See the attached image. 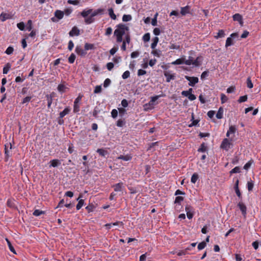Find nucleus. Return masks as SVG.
<instances>
[{"label":"nucleus","mask_w":261,"mask_h":261,"mask_svg":"<svg viewBox=\"0 0 261 261\" xmlns=\"http://www.w3.org/2000/svg\"><path fill=\"white\" fill-rule=\"evenodd\" d=\"M11 68V64L8 63L3 68V72L4 74H7Z\"/></svg>","instance_id":"32"},{"label":"nucleus","mask_w":261,"mask_h":261,"mask_svg":"<svg viewBox=\"0 0 261 261\" xmlns=\"http://www.w3.org/2000/svg\"><path fill=\"white\" fill-rule=\"evenodd\" d=\"M64 16V12L57 10L55 12V17L51 18L53 22H58L59 20L61 19Z\"/></svg>","instance_id":"3"},{"label":"nucleus","mask_w":261,"mask_h":261,"mask_svg":"<svg viewBox=\"0 0 261 261\" xmlns=\"http://www.w3.org/2000/svg\"><path fill=\"white\" fill-rule=\"evenodd\" d=\"M111 81L110 79H109L108 78L106 79L103 83V87L105 88L108 87V86H110V85L111 84Z\"/></svg>","instance_id":"49"},{"label":"nucleus","mask_w":261,"mask_h":261,"mask_svg":"<svg viewBox=\"0 0 261 261\" xmlns=\"http://www.w3.org/2000/svg\"><path fill=\"white\" fill-rule=\"evenodd\" d=\"M254 186V184L252 180L248 181L247 182V189L249 191L252 190Z\"/></svg>","instance_id":"40"},{"label":"nucleus","mask_w":261,"mask_h":261,"mask_svg":"<svg viewBox=\"0 0 261 261\" xmlns=\"http://www.w3.org/2000/svg\"><path fill=\"white\" fill-rule=\"evenodd\" d=\"M44 214V212L39 210H36L33 212V214L35 216H39L42 214Z\"/></svg>","instance_id":"42"},{"label":"nucleus","mask_w":261,"mask_h":261,"mask_svg":"<svg viewBox=\"0 0 261 261\" xmlns=\"http://www.w3.org/2000/svg\"><path fill=\"white\" fill-rule=\"evenodd\" d=\"M109 14L110 16V17L113 19L115 20L116 19V16L114 13L113 9L111 8L108 9Z\"/></svg>","instance_id":"29"},{"label":"nucleus","mask_w":261,"mask_h":261,"mask_svg":"<svg viewBox=\"0 0 261 261\" xmlns=\"http://www.w3.org/2000/svg\"><path fill=\"white\" fill-rule=\"evenodd\" d=\"M75 52L81 56H85L87 54L85 50L83 49L81 46H77L75 48Z\"/></svg>","instance_id":"11"},{"label":"nucleus","mask_w":261,"mask_h":261,"mask_svg":"<svg viewBox=\"0 0 261 261\" xmlns=\"http://www.w3.org/2000/svg\"><path fill=\"white\" fill-rule=\"evenodd\" d=\"M112 29L111 27H109L106 30L105 35L109 36L112 34Z\"/></svg>","instance_id":"62"},{"label":"nucleus","mask_w":261,"mask_h":261,"mask_svg":"<svg viewBox=\"0 0 261 261\" xmlns=\"http://www.w3.org/2000/svg\"><path fill=\"white\" fill-rule=\"evenodd\" d=\"M94 208V206L93 205H89L86 206V209L87 210V211L90 213L93 211V210Z\"/></svg>","instance_id":"59"},{"label":"nucleus","mask_w":261,"mask_h":261,"mask_svg":"<svg viewBox=\"0 0 261 261\" xmlns=\"http://www.w3.org/2000/svg\"><path fill=\"white\" fill-rule=\"evenodd\" d=\"M164 74L166 77L167 82H170L171 80H174L175 79L174 74H171L169 71H165Z\"/></svg>","instance_id":"9"},{"label":"nucleus","mask_w":261,"mask_h":261,"mask_svg":"<svg viewBox=\"0 0 261 261\" xmlns=\"http://www.w3.org/2000/svg\"><path fill=\"white\" fill-rule=\"evenodd\" d=\"M192 91H193V89L192 88H190L187 91H182L181 92V95L184 96H186V97H188V96L189 95L190 93H192Z\"/></svg>","instance_id":"39"},{"label":"nucleus","mask_w":261,"mask_h":261,"mask_svg":"<svg viewBox=\"0 0 261 261\" xmlns=\"http://www.w3.org/2000/svg\"><path fill=\"white\" fill-rule=\"evenodd\" d=\"M101 91V86H96L95 88L94 92V93H99Z\"/></svg>","instance_id":"60"},{"label":"nucleus","mask_w":261,"mask_h":261,"mask_svg":"<svg viewBox=\"0 0 261 261\" xmlns=\"http://www.w3.org/2000/svg\"><path fill=\"white\" fill-rule=\"evenodd\" d=\"M31 98H32L31 96H27L26 97L23 98L22 103L23 104L25 103H28L30 101Z\"/></svg>","instance_id":"64"},{"label":"nucleus","mask_w":261,"mask_h":261,"mask_svg":"<svg viewBox=\"0 0 261 261\" xmlns=\"http://www.w3.org/2000/svg\"><path fill=\"white\" fill-rule=\"evenodd\" d=\"M13 50H14V49H13V48L12 47H11V46H9V47L7 48V49H6V50L5 53H6L7 55H11V54H12V53L13 52Z\"/></svg>","instance_id":"56"},{"label":"nucleus","mask_w":261,"mask_h":261,"mask_svg":"<svg viewBox=\"0 0 261 261\" xmlns=\"http://www.w3.org/2000/svg\"><path fill=\"white\" fill-rule=\"evenodd\" d=\"M239 180H237L236 183H235V185H234V190H235V191H236V194L239 197V198H241L242 196H241V193L240 191V190L239 189Z\"/></svg>","instance_id":"16"},{"label":"nucleus","mask_w":261,"mask_h":261,"mask_svg":"<svg viewBox=\"0 0 261 261\" xmlns=\"http://www.w3.org/2000/svg\"><path fill=\"white\" fill-rule=\"evenodd\" d=\"M83 97V95H79L78 97L75 99L74 101V106H73V112L77 113L80 111V105L79 103L80 102L82 98Z\"/></svg>","instance_id":"4"},{"label":"nucleus","mask_w":261,"mask_h":261,"mask_svg":"<svg viewBox=\"0 0 261 261\" xmlns=\"http://www.w3.org/2000/svg\"><path fill=\"white\" fill-rule=\"evenodd\" d=\"M232 17H233V19L234 21H237L239 22V23L241 24H243V22L242 17L240 14H239V13L235 14L234 15H233Z\"/></svg>","instance_id":"13"},{"label":"nucleus","mask_w":261,"mask_h":261,"mask_svg":"<svg viewBox=\"0 0 261 261\" xmlns=\"http://www.w3.org/2000/svg\"><path fill=\"white\" fill-rule=\"evenodd\" d=\"M238 206H239L240 210H241L242 215L245 216L247 213V208L246 205L243 203L240 202L238 203Z\"/></svg>","instance_id":"8"},{"label":"nucleus","mask_w":261,"mask_h":261,"mask_svg":"<svg viewBox=\"0 0 261 261\" xmlns=\"http://www.w3.org/2000/svg\"><path fill=\"white\" fill-rule=\"evenodd\" d=\"M190 7L189 6H187L184 7H181L180 10V14L182 15L185 16L186 14L190 13Z\"/></svg>","instance_id":"12"},{"label":"nucleus","mask_w":261,"mask_h":261,"mask_svg":"<svg viewBox=\"0 0 261 261\" xmlns=\"http://www.w3.org/2000/svg\"><path fill=\"white\" fill-rule=\"evenodd\" d=\"M27 29L29 31H30L32 29V21L31 20H29L27 23Z\"/></svg>","instance_id":"53"},{"label":"nucleus","mask_w":261,"mask_h":261,"mask_svg":"<svg viewBox=\"0 0 261 261\" xmlns=\"http://www.w3.org/2000/svg\"><path fill=\"white\" fill-rule=\"evenodd\" d=\"M186 211L188 218L189 219H192L193 216L192 207L190 205H187L186 207Z\"/></svg>","instance_id":"7"},{"label":"nucleus","mask_w":261,"mask_h":261,"mask_svg":"<svg viewBox=\"0 0 261 261\" xmlns=\"http://www.w3.org/2000/svg\"><path fill=\"white\" fill-rule=\"evenodd\" d=\"M194 58L192 57H189L188 60L184 59V64L187 65H191L192 64Z\"/></svg>","instance_id":"34"},{"label":"nucleus","mask_w":261,"mask_h":261,"mask_svg":"<svg viewBox=\"0 0 261 261\" xmlns=\"http://www.w3.org/2000/svg\"><path fill=\"white\" fill-rule=\"evenodd\" d=\"M247 98H248V96H247V95H244V96H242L240 97V98L238 99V101L239 103H242V102H245V101H247Z\"/></svg>","instance_id":"44"},{"label":"nucleus","mask_w":261,"mask_h":261,"mask_svg":"<svg viewBox=\"0 0 261 261\" xmlns=\"http://www.w3.org/2000/svg\"><path fill=\"white\" fill-rule=\"evenodd\" d=\"M185 78L186 80L189 81V85L190 86L193 87L194 85L198 83L199 80L197 77H190L189 76H186Z\"/></svg>","instance_id":"6"},{"label":"nucleus","mask_w":261,"mask_h":261,"mask_svg":"<svg viewBox=\"0 0 261 261\" xmlns=\"http://www.w3.org/2000/svg\"><path fill=\"white\" fill-rule=\"evenodd\" d=\"M201 59L200 57H197L195 60L193 59V62L192 63V65H193L195 66H199L201 64Z\"/></svg>","instance_id":"21"},{"label":"nucleus","mask_w":261,"mask_h":261,"mask_svg":"<svg viewBox=\"0 0 261 261\" xmlns=\"http://www.w3.org/2000/svg\"><path fill=\"white\" fill-rule=\"evenodd\" d=\"M9 14H8L2 13L0 15V20L2 21H4L6 20L9 19Z\"/></svg>","instance_id":"26"},{"label":"nucleus","mask_w":261,"mask_h":261,"mask_svg":"<svg viewBox=\"0 0 261 261\" xmlns=\"http://www.w3.org/2000/svg\"><path fill=\"white\" fill-rule=\"evenodd\" d=\"M184 63V59H178L175 61L173 62L172 64L173 65H180Z\"/></svg>","instance_id":"35"},{"label":"nucleus","mask_w":261,"mask_h":261,"mask_svg":"<svg viewBox=\"0 0 261 261\" xmlns=\"http://www.w3.org/2000/svg\"><path fill=\"white\" fill-rule=\"evenodd\" d=\"M92 12V9H91L88 10L85 9L81 12V14L83 17L86 18L89 15H91Z\"/></svg>","instance_id":"15"},{"label":"nucleus","mask_w":261,"mask_h":261,"mask_svg":"<svg viewBox=\"0 0 261 261\" xmlns=\"http://www.w3.org/2000/svg\"><path fill=\"white\" fill-rule=\"evenodd\" d=\"M113 187L114 188L115 191H116V192L121 191L123 188V183L119 182V183L116 184L115 185H114Z\"/></svg>","instance_id":"19"},{"label":"nucleus","mask_w":261,"mask_h":261,"mask_svg":"<svg viewBox=\"0 0 261 261\" xmlns=\"http://www.w3.org/2000/svg\"><path fill=\"white\" fill-rule=\"evenodd\" d=\"M223 109L222 107L219 108L218 111L216 114V117L218 119H221L223 117Z\"/></svg>","instance_id":"23"},{"label":"nucleus","mask_w":261,"mask_h":261,"mask_svg":"<svg viewBox=\"0 0 261 261\" xmlns=\"http://www.w3.org/2000/svg\"><path fill=\"white\" fill-rule=\"evenodd\" d=\"M151 53L156 57H160L162 55V51L159 49H152Z\"/></svg>","instance_id":"25"},{"label":"nucleus","mask_w":261,"mask_h":261,"mask_svg":"<svg viewBox=\"0 0 261 261\" xmlns=\"http://www.w3.org/2000/svg\"><path fill=\"white\" fill-rule=\"evenodd\" d=\"M130 76V72L129 71H125L122 74V77L123 79H126Z\"/></svg>","instance_id":"52"},{"label":"nucleus","mask_w":261,"mask_h":261,"mask_svg":"<svg viewBox=\"0 0 261 261\" xmlns=\"http://www.w3.org/2000/svg\"><path fill=\"white\" fill-rule=\"evenodd\" d=\"M225 34L224 31L223 30H220L217 33V35L215 36L216 39H218L220 38H223L225 36Z\"/></svg>","instance_id":"27"},{"label":"nucleus","mask_w":261,"mask_h":261,"mask_svg":"<svg viewBox=\"0 0 261 261\" xmlns=\"http://www.w3.org/2000/svg\"><path fill=\"white\" fill-rule=\"evenodd\" d=\"M93 48H94V45L93 44H89L88 43H85V50H87L89 49H92Z\"/></svg>","instance_id":"45"},{"label":"nucleus","mask_w":261,"mask_h":261,"mask_svg":"<svg viewBox=\"0 0 261 261\" xmlns=\"http://www.w3.org/2000/svg\"><path fill=\"white\" fill-rule=\"evenodd\" d=\"M132 19V17L130 15L124 14L122 16V20L124 22L130 21Z\"/></svg>","instance_id":"31"},{"label":"nucleus","mask_w":261,"mask_h":261,"mask_svg":"<svg viewBox=\"0 0 261 261\" xmlns=\"http://www.w3.org/2000/svg\"><path fill=\"white\" fill-rule=\"evenodd\" d=\"M239 34L238 33H234L230 35L229 37H228L226 40L225 47L227 48L228 46L233 44V39L238 37Z\"/></svg>","instance_id":"2"},{"label":"nucleus","mask_w":261,"mask_h":261,"mask_svg":"<svg viewBox=\"0 0 261 261\" xmlns=\"http://www.w3.org/2000/svg\"><path fill=\"white\" fill-rule=\"evenodd\" d=\"M46 98L47 100V107L49 108L53 102L52 96L51 95H47Z\"/></svg>","instance_id":"38"},{"label":"nucleus","mask_w":261,"mask_h":261,"mask_svg":"<svg viewBox=\"0 0 261 261\" xmlns=\"http://www.w3.org/2000/svg\"><path fill=\"white\" fill-rule=\"evenodd\" d=\"M231 145L232 144L230 142L229 140L228 139L225 138L222 141L220 147L226 151H228L230 148Z\"/></svg>","instance_id":"5"},{"label":"nucleus","mask_w":261,"mask_h":261,"mask_svg":"<svg viewBox=\"0 0 261 261\" xmlns=\"http://www.w3.org/2000/svg\"><path fill=\"white\" fill-rule=\"evenodd\" d=\"M94 21V18L90 15L89 17H87L85 19V22L86 24H90Z\"/></svg>","instance_id":"30"},{"label":"nucleus","mask_w":261,"mask_h":261,"mask_svg":"<svg viewBox=\"0 0 261 261\" xmlns=\"http://www.w3.org/2000/svg\"><path fill=\"white\" fill-rule=\"evenodd\" d=\"M208 71H204V72H203L202 73V74L201 75V80L205 79L208 76Z\"/></svg>","instance_id":"61"},{"label":"nucleus","mask_w":261,"mask_h":261,"mask_svg":"<svg viewBox=\"0 0 261 261\" xmlns=\"http://www.w3.org/2000/svg\"><path fill=\"white\" fill-rule=\"evenodd\" d=\"M66 89L67 88L63 84H59L58 86V91L61 93L65 92Z\"/></svg>","instance_id":"28"},{"label":"nucleus","mask_w":261,"mask_h":261,"mask_svg":"<svg viewBox=\"0 0 261 261\" xmlns=\"http://www.w3.org/2000/svg\"><path fill=\"white\" fill-rule=\"evenodd\" d=\"M205 246H206V243H205V242L203 241V242L200 243L198 245L197 248H198V250H202L203 248H204Z\"/></svg>","instance_id":"48"},{"label":"nucleus","mask_w":261,"mask_h":261,"mask_svg":"<svg viewBox=\"0 0 261 261\" xmlns=\"http://www.w3.org/2000/svg\"><path fill=\"white\" fill-rule=\"evenodd\" d=\"M111 115H112V117L113 118H116L117 115H118V111H117V110H116V109L112 110V111L111 112Z\"/></svg>","instance_id":"58"},{"label":"nucleus","mask_w":261,"mask_h":261,"mask_svg":"<svg viewBox=\"0 0 261 261\" xmlns=\"http://www.w3.org/2000/svg\"><path fill=\"white\" fill-rule=\"evenodd\" d=\"M96 151L102 156H105V155L108 154V151L102 148L97 149Z\"/></svg>","instance_id":"24"},{"label":"nucleus","mask_w":261,"mask_h":261,"mask_svg":"<svg viewBox=\"0 0 261 261\" xmlns=\"http://www.w3.org/2000/svg\"><path fill=\"white\" fill-rule=\"evenodd\" d=\"M198 179V174L196 173H194L191 177V181L192 183L195 184L197 181Z\"/></svg>","instance_id":"33"},{"label":"nucleus","mask_w":261,"mask_h":261,"mask_svg":"<svg viewBox=\"0 0 261 261\" xmlns=\"http://www.w3.org/2000/svg\"><path fill=\"white\" fill-rule=\"evenodd\" d=\"M150 34L149 33H146L143 36V40L144 42H148L150 40Z\"/></svg>","instance_id":"46"},{"label":"nucleus","mask_w":261,"mask_h":261,"mask_svg":"<svg viewBox=\"0 0 261 261\" xmlns=\"http://www.w3.org/2000/svg\"><path fill=\"white\" fill-rule=\"evenodd\" d=\"M6 240L7 242L8 245L9 246V249L10 250V251L11 252H12L13 253L16 254L15 249H14V247H13V246L12 245L10 241L8 239H6Z\"/></svg>","instance_id":"36"},{"label":"nucleus","mask_w":261,"mask_h":261,"mask_svg":"<svg viewBox=\"0 0 261 261\" xmlns=\"http://www.w3.org/2000/svg\"><path fill=\"white\" fill-rule=\"evenodd\" d=\"M140 55V52L138 51H135L132 53L130 57L132 58H135L138 57Z\"/></svg>","instance_id":"57"},{"label":"nucleus","mask_w":261,"mask_h":261,"mask_svg":"<svg viewBox=\"0 0 261 261\" xmlns=\"http://www.w3.org/2000/svg\"><path fill=\"white\" fill-rule=\"evenodd\" d=\"M128 30V27L123 24H119L117 29L114 31V35L116 37V41L118 43L122 41V36L125 34V31Z\"/></svg>","instance_id":"1"},{"label":"nucleus","mask_w":261,"mask_h":261,"mask_svg":"<svg viewBox=\"0 0 261 261\" xmlns=\"http://www.w3.org/2000/svg\"><path fill=\"white\" fill-rule=\"evenodd\" d=\"M228 100L227 96L224 94H221V100L222 103L226 102Z\"/></svg>","instance_id":"51"},{"label":"nucleus","mask_w":261,"mask_h":261,"mask_svg":"<svg viewBox=\"0 0 261 261\" xmlns=\"http://www.w3.org/2000/svg\"><path fill=\"white\" fill-rule=\"evenodd\" d=\"M184 200V197L181 196H177L175 199V203H180Z\"/></svg>","instance_id":"55"},{"label":"nucleus","mask_w":261,"mask_h":261,"mask_svg":"<svg viewBox=\"0 0 261 261\" xmlns=\"http://www.w3.org/2000/svg\"><path fill=\"white\" fill-rule=\"evenodd\" d=\"M102 9H98L96 10H95L94 12H92V13H91V15L92 16V17H94V16L97 15L98 14L102 13Z\"/></svg>","instance_id":"43"},{"label":"nucleus","mask_w":261,"mask_h":261,"mask_svg":"<svg viewBox=\"0 0 261 261\" xmlns=\"http://www.w3.org/2000/svg\"><path fill=\"white\" fill-rule=\"evenodd\" d=\"M114 67V64L112 62L108 63L107 64V68L108 70L111 71Z\"/></svg>","instance_id":"63"},{"label":"nucleus","mask_w":261,"mask_h":261,"mask_svg":"<svg viewBox=\"0 0 261 261\" xmlns=\"http://www.w3.org/2000/svg\"><path fill=\"white\" fill-rule=\"evenodd\" d=\"M50 166H52L53 167H56L61 164V163L59 160L55 159L53 160L50 161Z\"/></svg>","instance_id":"22"},{"label":"nucleus","mask_w":261,"mask_h":261,"mask_svg":"<svg viewBox=\"0 0 261 261\" xmlns=\"http://www.w3.org/2000/svg\"><path fill=\"white\" fill-rule=\"evenodd\" d=\"M132 156L129 154H126L125 155H120L118 157H117V159L118 160H122L125 161H128L132 159Z\"/></svg>","instance_id":"14"},{"label":"nucleus","mask_w":261,"mask_h":261,"mask_svg":"<svg viewBox=\"0 0 261 261\" xmlns=\"http://www.w3.org/2000/svg\"><path fill=\"white\" fill-rule=\"evenodd\" d=\"M207 149V147L205 146L204 143H202L200 145V147L198 149V151L204 152Z\"/></svg>","instance_id":"37"},{"label":"nucleus","mask_w":261,"mask_h":261,"mask_svg":"<svg viewBox=\"0 0 261 261\" xmlns=\"http://www.w3.org/2000/svg\"><path fill=\"white\" fill-rule=\"evenodd\" d=\"M17 26L18 28L21 31H23L24 29L25 25L23 22L18 23Z\"/></svg>","instance_id":"54"},{"label":"nucleus","mask_w":261,"mask_h":261,"mask_svg":"<svg viewBox=\"0 0 261 261\" xmlns=\"http://www.w3.org/2000/svg\"><path fill=\"white\" fill-rule=\"evenodd\" d=\"M69 34L70 36H79L80 35V30L77 29V27H74L69 32Z\"/></svg>","instance_id":"10"},{"label":"nucleus","mask_w":261,"mask_h":261,"mask_svg":"<svg viewBox=\"0 0 261 261\" xmlns=\"http://www.w3.org/2000/svg\"><path fill=\"white\" fill-rule=\"evenodd\" d=\"M82 197V195H80L79 198H77V200L79 201L78 203L76 205V208L77 210H79L84 205V201L83 199H80V198Z\"/></svg>","instance_id":"17"},{"label":"nucleus","mask_w":261,"mask_h":261,"mask_svg":"<svg viewBox=\"0 0 261 261\" xmlns=\"http://www.w3.org/2000/svg\"><path fill=\"white\" fill-rule=\"evenodd\" d=\"M236 127L235 126L231 125L229 127V129L228 130L227 133H226V136L227 137H229V135L230 134H234L236 132Z\"/></svg>","instance_id":"18"},{"label":"nucleus","mask_w":261,"mask_h":261,"mask_svg":"<svg viewBox=\"0 0 261 261\" xmlns=\"http://www.w3.org/2000/svg\"><path fill=\"white\" fill-rule=\"evenodd\" d=\"M240 171H241V170H240V167H236L230 171V174L237 173H240Z\"/></svg>","instance_id":"50"},{"label":"nucleus","mask_w":261,"mask_h":261,"mask_svg":"<svg viewBox=\"0 0 261 261\" xmlns=\"http://www.w3.org/2000/svg\"><path fill=\"white\" fill-rule=\"evenodd\" d=\"M75 59V55L74 54H71L68 58V62L70 63H73Z\"/></svg>","instance_id":"47"},{"label":"nucleus","mask_w":261,"mask_h":261,"mask_svg":"<svg viewBox=\"0 0 261 261\" xmlns=\"http://www.w3.org/2000/svg\"><path fill=\"white\" fill-rule=\"evenodd\" d=\"M70 111L69 107L66 108L62 112L60 113V118H62Z\"/></svg>","instance_id":"20"},{"label":"nucleus","mask_w":261,"mask_h":261,"mask_svg":"<svg viewBox=\"0 0 261 261\" xmlns=\"http://www.w3.org/2000/svg\"><path fill=\"white\" fill-rule=\"evenodd\" d=\"M246 84H247V86L248 88L251 89V88H252L253 87V83H252V81L251 80V78L250 77H248L247 79V82H246Z\"/></svg>","instance_id":"41"}]
</instances>
